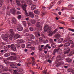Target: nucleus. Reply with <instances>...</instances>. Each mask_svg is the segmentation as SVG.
Masks as SVG:
<instances>
[{"label":"nucleus","mask_w":74,"mask_h":74,"mask_svg":"<svg viewBox=\"0 0 74 74\" xmlns=\"http://www.w3.org/2000/svg\"><path fill=\"white\" fill-rule=\"evenodd\" d=\"M63 45H64L63 44H62L60 45H59L58 46V47H63Z\"/></svg>","instance_id":"nucleus-44"},{"label":"nucleus","mask_w":74,"mask_h":74,"mask_svg":"<svg viewBox=\"0 0 74 74\" xmlns=\"http://www.w3.org/2000/svg\"><path fill=\"white\" fill-rule=\"evenodd\" d=\"M61 59H59L58 60H57L56 61H55V63L56 64H57V63H58V62H59V60H60Z\"/></svg>","instance_id":"nucleus-36"},{"label":"nucleus","mask_w":74,"mask_h":74,"mask_svg":"<svg viewBox=\"0 0 74 74\" xmlns=\"http://www.w3.org/2000/svg\"><path fill=\"white\" fill-rule=\"evenodd\" d=\"M16 3H17V4L18 5V6H21V7L23 10V8H26V7H27V5L24 4V5H22L21 4V3L20 2V1H19L16 0Z\"/></svg>","instance_id":"nucleus-3"},{"label":"nucleus","mask_w":74,"mask_h":74,"mask_svg":"<svg viewBox=\"0 0 74 74\" xmlns=\"http://www.w3.org/2000/svg\"><path fill=\"white\" fill-rule=\"evenodd\" d=\"M49 45L48 44H47L44 47V49H47V51L48 50V49H47V47L49 48V49H50V48H51V47L50 46H49Z\"/></svg>","instance_id":"nucleus-13"},{"label":"nucleus","mask_w":74,"mask_h":74,"mask_svg":"<svg viewBox=\"0 0 74 74\" xmlns=\"http://www.w3.org/2000/svg\"><path fill=\"white\" fill-rule=\"evenodd\" d=\"M21 69H17V71H19L20 72L21 71H21Z\"/></svg>","instance_id":"nucleus-59"},{"label":"nucleus","mask_w":74,"mask_h":74,"mask_svg":"<svg viewBox=\"0 0 74 74\" xmlns=\"http://www.w3.org/2000/svg\"><path fill=\"white\" fill-rule=\"evenodd\" d=\"M30 37L31 38V39H34L35 37L34 36V35H33L31 34L30 36Z\"/></svg>","instance_id":"nucleus-24"},{"label":"nucleus","mask_w":74,"mask_h":74,"mask_svg":"<svg viewBox=\"0 0 74 74\" xmlns=\"http://www.w3.org/2000/svg\"><path fill=\"white\" fill-rule=\"evenodd\" d=\"M42 9L43 10H44L45 8H46V7H45V6H42Z\"/></svg>","instance_id":"nucleus-54"},{"label":"nucleus","mask_w":74,"mask_h":74,"mask_svg":"<svg viewBox=\"0 0 74 74\" xmlns=\"http://www.w3.org/2000/svg\"><path fill=\"white\" fill-rule=\"evenodd\" d=\"M59 66H60L59 64L58 63L57 64V65H56V67H59Z\"/></svg>","instance_id":"nucleus-60"},{"label":"nucleus","mask_w":74,"mask_h":74,"mask_svg":"<svg viewBox=\"0 0 74 74\" xmlns=\"http://www.w3.org/2000/svg\"><path fill=\"white\" fill-rule=\"evenodd\" d=\"M64 50H65V52L64 53V54H67V53H69V52H70V48L69 47H67V49H66V48H64Z\"/></svg>","instance_id":"nucleus-10"},{"label":"nucleus","mask_w":74,"mask_h":74,"mask_svg":"<svg viewBox=\"0 0 74 74\" xmlns=\"http://www.w3.org/2000/svg\"><path fill=\"white\" fill-rule=\"evenodd\" d=\"M51 46L52 48H55L56 47V45H55L54 44H52L51 45Z\"/></svg>","instance_id":"nucleus-37"},{"label":"nucleus","mask_w":74,"mask_h":74,"mask_svg":"<svg viewBox=\"0 0 74 74\" xmlns=\"http://www.w3.org/2000/svg\"><path fill=\"white\" fill-rule=\"evenodd\" d=\"M35 43L36 44H38V40H36Z\"/></svg>","instance_id":"nucleus-42"},{"label":"nucleus","mask_w":74,"mask_h":74,"mask_svg":"<svg viewBox=\"0 0 74 74\" xmlns=\"http://www.w3.org/2000/svg\"><path fill=\"white\" fill-rule=\"evenodd\" d=\"M39 51H41L42 50V47H40L39 48Z\"/></svg>","instance_id":"nucleus-49"},{"label":"nucleus","mask_w":74,"mask_h":74,"mask_svg":"<svg viewBox=\"0 0 74 74\" xmlns=\"http://www.w3.org/2000/svg\"><path fill=\"white\" fill-rule=\"evenodd\" d=\"M4 62L6 64H9V62H8V60H4Z\"/></svg>","instance_id":"nucleus-29"},{"label":"nucleus","mask_w":74,"mask_h":74,"mask_svg":"<svg viewBox=\"0 0 74 74\" xmlns=\"http://www.w3.org/2000/svg\"><path fill=\"white\" fill-rule=\"evenodd\" d=\"M12 23L14 24H15L16 23V20L15 18H13L12 20Z\"/></svg>","instance_id":"nucleus-17"},{"label":"nucleus","mask_w":74,"mask_h":74,"mask_svg":"<svg viewBox=\"0 0 74 74\" xmlns=\"http://www.w3.org/2000/svg\"><path fill=\"white\" fill-rule=\"evenodd\" d=\"M25 35V36H29L30 34H29L26 33Z\"/></svg>","instance_id":"nucleus-57"},{"label":"nucleus","mask_w":74,"mask_h":74,"mask_svg":"<svg viewBox=\"0 0 74 74\" xmlns=\"http://www.w3.org/2000/svg\"><path fill=\"white\" fill-rule=\"evenodd\" d=\"M36 8V5H34L32 6V7L31 8V10H34Z\"/></svg>","instance_id":"nucleus-21"},{"label":"nucleus","mask_w":74,"mask_h":74,"mask_svg":"<svg viewBox=\"0 0 74 74\" xmlns=\"http://www.w3.org/2000/svg\"><path fill=\"white\" fill-rule=\"evenodd\" d=\"M71 60L70 58H68L67 59V61L68 62H71Z\"/></svg>","instance_id":"nucleus-30"},{"label":"nucleus","mask_w":74,"mask_h":74,"mask_svg":"<svg viewBox=\"0 0 74 74\" xmlns=\"http://www.w3.org/2000/svg\"><path fill=\"white\" fill-rule=\"evenodd\" d=\"M23 23L24 26H25V27H26V22L23 21Z\"/></svg>","instance_id":"nucleus-35"},{"label":"nucleus","mask_w":74,"mask_h":74,"mask_svg":"<svg viewBox=\"0 0 74 74\" xmlns=\"http://www.w3.org/2000/svg\"><path fill=\"white\" fill-rule=\"evenodd\" d=\"M11 55H15V53H11Z\"/></svg>","instance_id":"nucleus-51"},{"label":"nucleus","mask_w":74,"mask_h":74,"mask_svg":"<svg viewBox=\"0 0 74 74\" xmlns=\"http://www.w3.org/2000/svg\"><path fill=\"white\" fill-rule=\"evenodd\" d=\"M8 37H9V38L10 40H12L13 36L11 34L9 35Z\"/></svg>","instance_id":"nucleus-19"},{"label":"nucleus","mask_w":74,"mask_h":74,"mask_svg":"<svg viewBox=\"0 0 74 74\" xmlns=\"http://www.w3.org/2000/svg\"><path fill=\"white\" fill-rule=\"evenodd\" d=\"M69 30L70 31H71L72 32H74V29H69Z\"/></svg>","instance_id":"nucleus-48"},{"label":"nucleus","mask_w":74,"mask_h":74,"mask_svg":"<svg viewBox=\"0 0 74 74\" xmlns=\"http://www.w3.org/2000/svg\"><path fill=\"white\" fill-rule=\"evenodd\" d=\"M68 7L69 8H71V7H73V5H71V4H70L68 5Z\"/></svg>","instance_id":"nucleus-41"},{"label":"nucleus","mask_w":74,"mask_h":74,"mask_svg":"<svg viewBox=\"0 0 74 74\" xmlns=\"http://www.w3.org/2000/svg\"><path fill=\"white\" fill-rule=\"evenodd\" d=\"M58 63L59 64V65H60V66L61 65V64H62V62H59Z\"/></svg>","instance_id":"nucleus-50"},{"label":"nucleus","mask_w":74,"mask_h":74,"mask_svg":"<svg viewBox=\"0 0 74 74\" xmlns=\"http://www.w3.org/2000/svg\"><path fill=\"white\" fill-rule=\"evenodd\" d=\"M58 51H62V50L60 49V48H58V49H55L53 51L52 53L53 55H55V54L57 52H58Z\"/></svg>","instance_id":"nucleus-4"},{"label":"nucleus","mask_w":74,"mask_h":74,"mask_svg":"<svg viewBox=\"0 0 74 74\" xmlns=\"http://www.w3.org/2000/svg\"><path fill=\"white\" fill-rule=\"evenodd\" d=\"M21 14V13L19 11H18L17 12V15H19V14Z\"/></svg>","instance_id":"nucleus-52"},{"label":"nucleus","mask_w":74,"mask_h":74,"mask_svg":"<svg viewBox=\"0 0 74 74\" xmlns=\"http://www.w3.org/2000/svg\"><path fill=\"white\" fill-rule=\"evenodd\" d=\"M21 47L23 48H25V45L24 44H23L22 45Z\"/></svg>","instance_id":"nucleus-47"},{"label":"nucleus","mask_w":74,"mask_h":74,"mask_svg":"<svg viewBox=\"0 0 74 74\" xmlns=\"http://www.w3.org/2000/svg\"><path fill=\"white\" fill-rule=\"evenodd\" d=\"M3 71H8V69H7V68L6 67H5V66H4L2 68Z\"/></svg>","instance_id":"nucleus-20"},{"label":"nucleus","mask_w":74,"mask_h":74,"mask_svg":"<svg viewBox=\"0 0 74 74\" xmlns=\"http://www.w3.org/2000/svg\"><path fill=\"white\" fill-rule=\"evenodd\" d=\"M10 33L11 34L12 36L14 35V30L12 29H10Z\"/></svg>","instance_id":"nucleus-16"},{"label":"nucleus","mask_w":74,"mask_h":74,"mask_svg":"<svg viewBox=\"0 0 74 74\" xmlns=\"http://www.w3.org/2000/svg\"><path fill=\"white\" fill-rule=\"evenodd\" d=\"M29 30H30V31H31V32H32L34 30V28H33V27H31L29 28Z\"/></svg>","instance_id":"nucleus-32"},{"label":"nucleus","mask_w":74,"mask_h":74,"mask_svg":"<svg viewBox=\"0 0 74 74\" xmlns=\"http://www.w3.org/2000/svg\"><path fill=\"white\" fill-rule=\"evenodd\" d=\"M41 23L40 22H38L36 25V27H38L39 29V30H42V28H40V25Z\"/></svg>","instance_id":"nucleus-6"},{"label":"nucleus","mask_w":74,"mask_h":74,"mask_svg":"<svg viewBox=\"0 0 74 74\" xmlns=\"http://www.w3.org/2000/svg\"><path fill=\"white\" fill-rule=\"evenodd\" d=\"M63 58V56H59L57 57V58H60L61 59H62Z\"/></svg>","instance_id":"nucleus-33"},{"label":"nucleus","mask_w":74,"mask_h":74,"mask_svg":"<svg viewBox=\"0 0 74 74\" xmlns=\"http://www.w3.org/2000/svg\"><path fill=\"white\" fill-rule=\"evenodd\" d=\"M53 34L52 33V31H51L50 32H49V36L51 37V36H52V35Z\"/></svg>","instance_id":"nucleus-28"},{"label":"nucleus","mask_w":74,"mask_h":74,"mask_svg":"<svg viewBox=\"0 0 74 74\" xmlns=\"http://www.w3.org/2000/svg\"><path fill=\"white\" fill-rule=\"evenodd\" d=\"M32 62V66H34L36 64V63L34 62V61Z\"/></svg>","instance_id":"nucleus-53"},{"label":"nucleus","mask_w":74,"mask_h":74,"mask_svg":"<svg viewBox=\"0 0 74 74\" xmlns=\"http://www.w3.org/2000/svg\"><path fill=\"white\" fill-rule=\"evenodd\" d=\"M74 54V51H72L69 53V56H71Z\"/></svg>","instance_id":"nucleus-27"},{"label":"nucleus","mask_w":74,"mask_h":74,"mask_svg":"<svg viewBox=\"0 0 74 74\" xmlns=\"http://www.w3.org/2000/svg\"><path fill=\"white\" fill-rule=\"evenodd\" d=\"M38 36L39 37H40L41 36V35H40V33L38 32Z\"/></svg>","instance_id":"nucleus-62"},{"label":"nucleus","mask_w":74,"mask_h":74,"mask_svg":"<svg viewBox=\"0 0 74 74\" xmlns=\"http://www.w3.org/2000/svg\"><path fill=\"white\" fill-rule=\"evenodd\" d=\"M21 3L22 4L23 3H24V4H25V1L24 0L22 1H21Z\"/></svg>","instance_id":"nucleus-46"},{"label":"nucleus","mask_w":74,"mask_h":74,"mask_svg":"<svg viewBox=\"0 0 74 74\" xmlns=\"http://www.w3.org/2000/svg\"><path fill=\"white\" fill-rule=\"evenodd\" d=\"M44 31L45 32H47V33H49L51 32V28L48 27V25H46L44 27Z\"/></svg>","instance_id":"nucleus-2"},{"label":"nucleus","mask_w":74,"mask_h":74,"mask_svg":"<svg viewBox=\"0 0 74 74\" xmlns=\"http://www.w3.org/2000/svg\"><path fill=\"white\" fill-rule=\"evenodd\" d=\"M19 37H20V35L19 34H16L14 36V38L15 40L18 38Z\"/></svg>","instance_id":"nucleus-12"},{"label":"nucleus","mask_w":74,"mask_h":74,"mask_svg":"<svg viewBox=\"0 0 74 74\" xmlns=\"http://www.w3.org/2000/svg\"><path fill=\"white\" fill-rule=\"evenodd\" d=\"M9 35L8 34H5L4 35L3 37V39L4 40L6 41V40H7L8 38V36Z\"/></svg>","instance_id":"nucleus-9"},{"label":"nucleus","mask_w":74,"mask_h":74,"mask_svg":"<svg viewBox=\"0 0 74 74\" xmlns=\"http://www.w3.org/2000/svg\"><path fill=\"white\" fill-rule=\"evenodd\" d=\"M60 23L62 24H63V25H65V23L64 22H61Z\"/></svg>","instance_id":"nucleus-58"},{"label":"nucleus","mask_w":74,"mask_h":74,"mask_svg":"<svg viewBox=\"0 0 74 74\" xmlns=\"http://www.w3.org/2000/svg\"><path fill=\"white\" fill-rule=\"evenodd\" d=\"M18 41H20L19 42V43H23V41H22L21 40H18Z\"/></svg>","instance_id":"nucleus-63"},{"label":"nucleus","mask_w":74,"mask_h":74,"mask_svg":"<svg viewBox=\"0 0 74 74\" xmlns=\"http://www.w3.org/2000/svg\"><path fill=\"white\" fill-rule=\"evenodd\" d=\"M42 37H40V38H39V41H40V42H42Z\"/></svg>","instance_id":"nucleus-38"},{"label":"nucleus","mask_w":74,"mask_h":74,"mask_svg":"<svg viewBox=\"0 0 74 74\" xmlns=\"http://www.w3.org/2000/svg\"><path fill=\"white\" fill-rule=\"evenodd\" d=\"M63 40L62 38H60L58 40V43H61V42H62V41H63Z\"/></svg>","instance_id":"nucleus-22"},{"label":"nucleus","mask_w":74,"mask_h":74,"mask_svg":"<svg viewBox=\"0 0 74 74\" xmlns=\"http://www.w3.org/2000/svg\"><path fill=\"white\" fill-rule=\"evenodd\" d=\"M48 62H49V63H51V60H48V61H47Z\"/></svg>","instance_id":"nucleus-55"},{"label":"nucleus","mask_w":74,"mask_h":74,"mask_svg":"<svg viewBox=\"0 0 74 74\" xmlns=\"http://www.w3.org/2000/svg\"><path fill=\"white\" fill-rule=\"evenodd\" d=\"M28 42L29 44H33L34 43V42L33 41V40H32V39H28Z\"/></svg>","instance_id":"nucleus-14"},{"label":"nucleus","mask_w":74,"mask_h":74,"mask_svg":"<svg viewBox=\"0 0 74 74\" xmlns=\"http://www.w3.org/2000/svg\"><path fill=\"white\" fill-rule=\"evenodd\" d=\"M69 42L71 44H73V41L72 40H69Z\"/></svg>","instance_id":"nucleus-43"},{"label":"nucleus","mask_w":74,"mask_h":74,"mask_svg":"<svg viewBox=\"0 0 74 74\" xmlns=\"http://www.w3.org/2000/svg\"><path fill=\"white\" fill-rule=\"evenodd\" d=\"M23 11H25V14L27 16H30L31 18H34V14L33 13L31 12H29L28 14L27 12V10H26V8H23Z\"/></svg>","instance_id":"nucleus-1"},{"label":"nucleus","mask_w":74,"mask_h":74,"mask_svg":"<svg viewBox=\"0 0 74 74\" xmlns=\"http://www.w3.org/2000/svg\"><path fill=\"white\" fill-rule=\"evenodd\" d=\"M68 71H69V72H71H71L72 71H71V69H68Z\"/></svg>","instance_id":"nucleus-56"},{"label":"nucleus","mask_w":74,"mask_h":74,"mask_svg":"<svg viewBox=\"0 0 74 74\" xmlns=\"http://www.w3.org/2000/svg\"><path fill=\"white\" fill-rule=\"evenodd\" d=\"M10 55V53H7L5 54L4 56H5V57H8V56H9Z\"/></svg>","instance_id":"nucleus-25"},{"label":"nucleus","mask_w":74,"mask_h":74,"mask_svg":"<svg viewBox=\"0 0 74 74\" xmlns=\"http://www.w3.org/2000/svg\"><path fill=\"white\" fill-rule=\"evenodd\" d=\"M17 29L18 31L21 32L23 30V27L22 26H21L20 25H18V26L17 28Z\"/></svg>","instance_id":"nucleus-7"},{"label":"nucleus","mask_w":74,"mask_h":74,"mask_svg":"<svg viewBox=\"0 0 74 74\" xmlns=\"http://www.w3.org/2000/svg\"><path fill=\"white\" fill-rule=\"evenodd\" d=\"M10 47L12 51H16V47L14 44H11L10 45Z\"/></svg>","instance_id":"nucleus-8"},{"label":"nucleus","mask_w":74,"mask_h":74,"mask_svg":"<svg viewBox=\"0 0 74 74\" xmlns=\"http://www.w3.org/2000/svg\"><path fill=\"white\" fill-rule=\"evenodd\" d=\"M27 48H31V49L32 50H35V48L34 47H27Z\"/></svg>","instance_id":"nucleus-26"},{"label":"nucleus","mask_w":74,"mask_h":74,"mask_svg":"<svg viewBox=\"0 0 74 74\" xmlns=\"http://www.w3.org/2000/svg\"><path fill=\"white\" fill-rule=\"evenodd\" d=\"M25 32H29V30H28V29H26L25 30Z\"/></svg>","instance_id":"nucleus-64"},{"label":"nucleus","mask_w":74,"mask_h":74,"mask_svg":"<svg viewBox=\"0 0 74 74\" xmlns=\"http://www.w3.org/2000/svg\"><path fill=\"white\" fill-rule=\"evenodd\" d=\"M5 47L6 49H5V50H4V52H7V51H8V49H7V48L6 47V46Z\"/></svg>","instance_id":"nucleus-40"},{"label":"nucleus","mask_w":74,"mask_h":74,"mask_svg":"<svg viewBox=\"0 0 74 74\" xmlns=\"http://www.w3.org/2000/svg\"><path fill=\"white\" fill-rule=\"evenodd\" d=\"M42 16H43V15H45V12H42Z\"/></svg>","instance_id":"nucleus-61"},{"label":"nucleus","mask_w":74,"mask_h":74,"mask_svg":"<svg viewBox=\"0 0 74 74\" xmlns=\"http://www.w3.org/2000/svg\"><path fill=\"white\" fill-rule=\"evenodd\" d=\"M42 37H43V38H46L47 37L46 36H45L44 35H42Z\"/></svg>","instance_id":"nucleus-45"},{"label":"nucleus","mask_w":74,"mask_h":74,"mask_svg":"<svg viewBox=\"0 0 74 74\" xmlns=\"http://www.w3.org/2000/svg\"><path fill=\"white\" fill-rule=\"evenodd\" d=\"M31 23L32 24H35L36 23V21L32 20L31 21Z\"/></svg>","instance_id":"nucleus-31"},{"label":"nucleus","mask_w":74,"mask_h":74,"mask_svg":"<svg viewBox=\"0 0 74 74\" xmlns=\"http://www.w3.org/2000/svg\"><path fill=\"white\" fill-rule=\"evenodd\" d=\"M17 17L18 19H20L22 18V16L21 15H19Z\"/></svg>","instance_id":"nucleus-34"},{"label":"nucleus","mask_w":74,"mask_h":74,"mask_svg":"<svg viewBox=\"0 0 74 74\" xmlns=\"http://www.w3.org/2000/svg\"><path fill=\"white\" fill-rule=\"evenodd\" d=\"M16 45V47L17 48H19V47H21V45H20V44H17Z\"/></svg>","instance_id":"nucleus-39"},{"label":"nucleus","mask_w":74,"mask_h":74,"mask_svg":"<svg viewBox=\"0 0 74 74\" xmlns=\"http://www.w3.org/2000/svg\"><path fill=\"white\" fill-rule=\"evenodd\" d=\"M69 46H70V43L67 42L64 44V47L66 48V47H69Z\"/></svg>","instance_id":"nucleus-18"},{"label":"nucleus","mask_w":74,"mask_h":74,"mask_svg":"<svg viewBox=\"0 0 74 74\" xmlns=\"http://www.w3.org/2000/svg\"><path fill=\"white\" fill-rule=\"evenodd\" d=\"M10 66L12 67V68L13 69H15V68H17V67H15V65L14 64H10Z\"/></svg>","instance_id":"nucleus-15"},{"label":"nucleus","mask_w":74,"mask_h":74,"mask_svg":"<svg viewBox=\"0 0 74 74\" xmlns=\"http://www.w3.org/2000/svg\"><path fill=\"white\" fill-rule=\"evenodd\" d=\"M34 12L35 14H40V11L38 10H34Z\"/></svg>","instance_id":"nucleus-23"},{"label":"nucleus","mask_w":74,"mask_h":74,"mask_svg":"<svg viewBox=\"0 0 74 74\" xmlns=\"http://www.w3.org/2000/svg\"><path fill=\"white\" fill-rule=\"evenodd\" d=\"M54 37L56 39H54V41L56 42L57 40H58V39H59L60 38V35L58 34H56L54 36Z\"/></svg>","instance_id":"nucleus-5"},{"label":"nucleus","mask_w":74,"mask_h":74,"mask_svg":"<svg viewBox=\"0 0 74 74\" xmlns=\"http://www.w3.org/2000/svg\"><path fill=\"white\" fill-rule=\"evenodd\" d=\"M10 12L13 15H15V12H16V10L14 8H13L12 9H11L10 10Z\"/></svg>","instance_id":"nucleus-11"}]
</instances>
